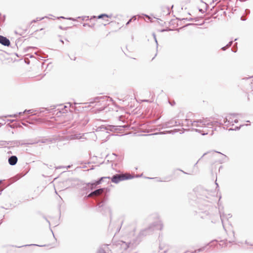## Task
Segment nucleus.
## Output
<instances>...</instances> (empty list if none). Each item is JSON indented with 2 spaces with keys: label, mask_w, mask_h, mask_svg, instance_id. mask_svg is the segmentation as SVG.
<instances>
[{
  "label": "nucleus",
  "mask_w": 253,
  "mask_h": 253,
  "mask_svg": "<svg viewBox=\"0 0 253 253\" xmlns=\"http://www.w3.org/2000/svg\"><path fill=\"white\" fill-rule=\"evenodd\" d=\"M112 101V99L107 96H98L92 99L90 102V104L95 103V106L98 107L96 112H99L104 110L108 105L107 102Z\"/></svg>",
  "instance_id": "1"
},
{
  "label": "nucleus",
  "mask_w": 253,
  "mask_h": 253,
  "mask_svg": "<svg viewBox=\"0 0 253 253\" xmlns=\"http://www.w3.org/2000/svg\"><path fill=\"white\" fill-rule=\"evenodd\" d=\"M223 125L224 123H219L217 121H213V122H210L208 118L206 119H202L201 121H200L198 122H195L194 123V125L196 126V127H208L209 128H211V133L212 135L213 133V130H215L216 128L213 129V126L216 125Z\"/></svg>",
  "instance_id": "2"
},
{
  "label": "nucleus",
  "mask_w": 253,
  "mask_h": 253,
  "mask_svg": "<svg viewBox=\"0 0 253 253\" xmlns=\"http://www.w3.org/2000/svg\"><path fill=\"white\" fill-rule=\"evenodd\" d=\"M163 225L162 221H159L157 222L156 224L153 223L148 228L141 230L140 232V234L143 236H146L152 233L155 229L161 230L163 229Z\"/></svg>",
  "instance_id": "3"
},
{
  "label": "nucleus",
  "mask_w": 253,
  "mask_h": 253,
  "mask_svg": "<svg viewBox=\"0 0 253 253\" xmlns=\"http://www.w3.org/2000/svg\"><path fill=\"white\" fill-rule=\"evenodd\" d=\"M236 114H230L229 116H227L224 120V126H223V128H225V127L227 128L231 125L232 126L234 125V123H237L238 122V120L236 119L233 120V119L235 117Z\"/></svg>",
  "instance_id": "4"
},
{
  "label": "nucleus",
  "mask_w": 253,
  "mask_h": 253,
  "mask_svg": "<svg viewBox=\"0 0 253 253\" xmlns=\"http://www.w3.org/2000/svg\"><path fill=\"white\" fill-rule=\"evenodd\" d=\"M133 177V176L130 174H116L112 177L111 181L115 183H118L121 181L131 179Z\"/></svg>",
  "instance_id": "5"
},
{
  "label": "nucleus",
  "mask_w": 253,
  "mask_h": 253,
  "mask_svg": "<svg viewBox=\"0 0 253 253\" xmlns=\"http://www.w3.org/2000/svg\"><path fill=\"white\" fill-rule=\"evenodd\" d=\"M126 126H113V125H108L107 126H101L97 128V130H106L107 131L109 130L111 131L120 130L121 127H126Z\"/></svg>",
  "instance_id": "6"
},
{
  "label": "nucleus",
  "mask_w": 253,
  "mask_h": 253,
  "mask_svg": "<svg viewBox=\"0 0 253 253\" xmlns=\"http://www.w3.org/2000/svg\"><path fill=\"white\" fill-rule=\"evenodd\" d=\"M180 125V123L179 122H177L176 120L174 119H172L169 120L168 122H167L162 125L163 127L168 128V127H171L174 126H177Z\"/></svg>",
  "instance_id": "7"
},
{
  "label": "nucleus",
  "mask_w": 253,
  "mask_h": 253,
  "mask_svg": "<svg viewBox=\"0 0 253 253\" xmlns=\"http://www.w3.org/2000/svg\"><path fill=\"white\" fill-rule=\"evenodd\" d=\"M0 43L4 46H8L10 44V42L7 38L0 35Z\"/></svg>",
  "instance_id": "8"
},
{
  "label": "nucleus",
  "mask_w": 253,
  "mask_h": 253,
  "mask_svg": "<svg viewBox=\"0 0 253 253\" xmlns=\"http://www.w3.org/2000/svg\"><path fill=\"white\" fill-rule=\"evenodd\" d=\"M36 112H37V110H33V109L25 110L23 112H19L18 114H16L12 115H9V116L10 117H17L18 115H20L21 114L25 113L26 112H27L28 113H31V114H32L33 115H35L37 114V113H35Z\"/></svg>",
  "instance_id": "9"
},
{
  "label": "nucleus",
  "mask_w": 253,
  "mask_h": 253,
  "mask_svg": "<svg viewBox=\"0 0 253 253\" xmlns=\"http://www.w3.org/2000/svg\"><path fill=\"white\" fill-rule=\"evenodd\" d=\"M104 189L103 188H100L94 190L91 192L88 196L87 198H90L93 196H98L100 195L102 192H104Z\"/></svg>",
  "instance_id": "10"
},
{
  "label": "nucleus",
  "mask_w": 253,
  "mask_h": 253,
  "mask_svg": "<svg viewBox=\"0 0 253 253\" xmlns=\"http://www.w3.org/2000/svg\"><path fill=\"white\" fill-rule=\"evenodd\" d=\"M18 161V158L16 156H11L8 158V163L11 166H14Z\"/></svg>",
  "instance_id": "11"
},
{
  "label": "nucleus",
  "mask_w": 253,
  "mask_h": 253,
  "mask_svg": "<svg viewBox=\"0 0 253 253\" xmlns=\"http://www.w3.org/2000/svg\"><path fill=\"white\" fill-rule=\"evenodd\" d=\"M202 119H200V120H198L197 121H194L193 122H192L191 120H188V119H186L184 122L182 123V125H187V126H194V127H196V126H195L194 125V123H195V122H199L200 121H201Z\"/></svg>",
  "instance_id": "12"
},
{
  "label": "nucleus",
  "mask_w": 253,
  "mask_h": 253,
  "mask_svg": "<svg viewBox=\"0 0 253 253\" xmlns=\"http://www.w3.org/2000/svg\"><path fill=\"white\" fill-rule=\"evenodd\" d=\"M211 153L212 154H214L215 153H217L218 154H220L221 155V158L218 160V162L222 164L226 161H227L228 160V157L224 154H222L220 152H217V151H212Z\"/></svg>",
  "instance_id": "13"
},
{
  "label": "nucleus",
  "mask_w": 253,
  "mask_h": 253,
  "mask_svg": "<svg viewBox=\"0 0 253 253\" xmlns=\"http://www.w3.org/2000/svg\"><path fill=\"white\" fill-rule=\"evenodd\" d=\"M54 108H40L39 110H37V112L38 113H53L54 111Z\"/></svg>",
  "instance_id": "14"
},
{
  "label": "nucleus",
  "mask_w": 253,
  "mask_h": 253,
  "mask_svg": "<svg viewBox=\"0 0 253 253\" xmlns=\"http://www.w3.org/2000/svg\"><path fill=\"white\" fill-rule=\"evenodd\" d=\"M110 179L109 177H101L99 180L96 181L95 183L91 184L92 187L91 188V189L93 188L94 186H95L97 185H98L102 183L104 180H109Z\"/></svg>",
  "instance_id": "15"
},
{
  "label": "nucleus",
  "mask_w": 253,
  "mask_h": 253,
  "mask_svg": "<svg viewBox=\"0 0 253 253\" xmlns=\"http://www.w3.org/2000/svg\"><path fill=\"white\" fill-rule=\"evenodd\" d=\"M47 141H51L49 140L48 139H46V138H42V139H39L37 141H35L30 142V143H25V144H36V143H40V142L42 143H44Z\"/></svg>",
  "instance_id": "16"
},
{
  "label": "nucleus",
  "mask_w": 253,
  "mask_h": 253,
  "mask_svg": "<svg viewBox=\"0 0 253 253\" xmlns=\"http://www.w3.org/2000/svg\"><path fill=\"white\" fill-rule=\"evenodd\" d=\"M219 214H220V218L221 220L222 225L224 227V221L225 219H228L227 215L223 212H221V211L219 210Z\"/></svg>",
  "instance_id": "17"
},
{
  "label": "nucleus",
  "mask_w": 253,
  "mask_h": 253,
  "mask_svg": "<svg viewBox=\"0 0 253 253\" xmlns=\"http://www.w3.org/2000/svg\"><path fill=\"white\" fill-rule=\"evenodd\" d=\"M107 245H104L100 246L97 250L96 253H107L104 248L107 247Z\"/></svg>",
  "instance_id": "18"
},
{
  "label": "nucleus",
  "mask_w": 253,
  "mask_h": 253,
  "mask_svg": "<svg viewBox=\"0 0 253 253\" xmlns=\"http://www.w3.org/2000/svg\"><path fill=\"white\" fill-rule=\"evenodd\" d=\"M149 179H157V181L158 182H165V181H169L170 180V179L169 177H166L164 178V179L162 180L160 178L155 177V178H150L148 177Z\"/></svg>",
  "instance_id": "19"
},
{
  "label": "nucleus",
  "mask_w": 253,
  "mask_h": 253,
  "mask_svg": "<svg viewBox=\"0 0 253 253\" xmlns=\"http://www.w3.org/2000/svg\"><path fill=\"white\" fill-rule=\"evenodd\" d=\"M195 131L198 132L200 133H201L203 135L207 134L208 133V131H204L203 130H201L200 129L198 128H193Z\"/></svg>",
  "instance_id": "20"
},
{
  "label": "nucleus",
  "mask_w": 253,
  "mask_h": 253,
  "mask_svg": "<svg viewBox=\"0 0 253 253\" xmlns=\"http://www.w3.org/2000/svg\"><path fill=\"white\" fill-rule=\"evenodd\" d=\"M80 134H74V135H71L70 136L71 139H79L81 138V136L80 135Z\"/></svg>",
  "instance_id": "21"
},
{
  "label": "nucleus",
  "mask_w": 253,
  "mask_h": 253,
  "mask_svg": "<svg viewBox=\"0 0 253 253\" xmlns=\"http://www.w3.org/2000/svg\"><path fill=\"white\" fill-rule=\"evenodd\" d=\"M32 246H39V245H38L37 244H30V245H25L20 246H15V247L18 248H22V247H23ZM42 246H40V247H42ZM12 247H14V246H12Z\"/></svg>",
  "instance_id": "22"
},
{
  "label": "nucleus",
  "mask_w": 253,
  "mask_h": 253,
  "mask_svg": "<svg viewBox=\"0 0 253 253\" xmlns=\"http://www.w3.org/2000/svg\"><path fill=\"white\" fill-rule=\"evenodd\" d=\"M104 17H111V15H109L108 14H101L99 15L97 17V18L98 19H101V18H103Z\"/></svg>",
  "instance_id": "23"
},
{
  "label": "nucleus",
  "mask_w": 253,
  "mask_h": 253,
  "mask_svg": "<svg viewBox=\"0 0 253 253\" xmlns=\"http://www.w3.org/2000/svg\"><path fill=\"white\" fill-rule=\"evenodd\" d=\"M205 248H206V247H203L201 248H200L199 249L195 250L194 252H191V253H196L198 252H200L203 251L205 249Z\"/></svg>",
  "instance_id": "24"
},
{
  "label": "nucleus",
  "mask_w": 253,
  "mask_h": 253,
  "mask_svg": "<svg viewBox=\"0 0 253 253\" xmlns=\"http://www.w3.org/2000/svg\"><path fill=\"white\" fill-rule=\"evenodd\" d=\"M237 43L236 42L234 45V46L233 47V48H232V51L234 52H236L237 51Z\"/></svg>",
  "instance_id": "25"
},
{
  "label": "nucleus",
  "mask_w": 253,
  "mask_h": 253,
  "mask_svg": "<svg viewBox=\"0 0 253 253\" xmlns=\"http://www.w3.org/2000/svg\"><path fill=\"white\" fill-rule=\"evenodd\" d=\"M241 126H236L235 128H230L229 129V130H239L240 127H241Z\"/></svg>",
  "instance_id": "26"
},
{
  "label": "nucleus",
  "mask_w": 253,
  "mask_h": 253,
  "mask_svg": "<svg viewBox=\"0 0 253 253\" xmlns=\"http://www.w3.org/2000/svg\"><path fill=\"white\" fill-rule=\"evenodd\" d=\"M177 131H178V129H174L173 130L168 131H166V132L167 133L174 134V133L177 132Z\"/></svg>",
  "instance_id": "27"
},
{
  "label": "nucleus",
  "mask_w": 253,
  "mask_h": 253,
  "mask_svg": "<svg viewBox=\"0 0 253 253\" xmlns=\"http://www.w3.org/2000/svg\"><path fill=\"white\" fill-rule=\"evenodd\" d=\"M153 36L154 37V39L155 40V41L156 43V45H157V47H158V42H157V39H156V35L155 33H153Z\"/></svg>",
  "instance_id": "28"
},
{
  "label": "nucleus",
  "mask_w": 253,
  "mask_h": 253,
  "mask_svg": "<svg viewBox=\"0 0 253 253\" xmlns=\"http://www.w3.org/2000/svg\"><path fill=\"white\" fill-rule=\"evenodd\" d=\"M43 19V17L41 18H40V19H39L38 18H37L36 20H32V21H31V23H34V22H37V21H38L41 20H42V19Z\"/></svg>",
  "instance_id": "29"
},
{
  "label": "nucleus",
  "mask_w": 253,
  "mask_h": 253,
  "mask_svg": "<svg viewBox=\"0 0 253 253\" xmlns=\"http://www.w3.org/2000/svg\"><path fill=\"white\" fill-rule=\"evenodd\" d=\"M233 41H231L230 42H229V43L227 44V46L228 47L231 46L233 43Z\"/></svg>",
  "instance_id": "30"
},
{
  "label": "nucleus",
  "mask_w": 253,
  "mask_h": 253,
  "mask_svg": "<svg viewBox=\"0 0 253 253\" xmlns=\"http://www.w3.org/2000/svg\"><path fill=\"white\" fill-rule=\"evenodd\" d=\"M245 13H246V14H250V10L249 9H246L245 10Z\"/></svg>",
  "instance_id": "31"
},
{
  "label": "nucleus",
  "mask_w": 253,
  "mask_h": 253,
  "mask_svg": "<svg viewBox=\"0 0 253 253\" xmlns=\"http://www.w3.org/2000/svg\"><path fill=\"white\" fill-rule=\"evenodd\" d=\"M245 244L248 245L253 246V243H249L247 241L245 242Z\"/></svg>",
  "instance_id": "32"
},
{
  "label": "nucleus",
  "mask_w": 253,
  "mask_h": 253,
  "mask_svg": "<svg viewBox=\"0 0 253 253\" xmlns=\"http://www.w3.org/2000/svg\"><path fill=\"white\" fill-rule=\"evenodd\" d=\"M227 48H228V47H227L226 45V46L222 47L221 49L222 50H225Z\"/></svg>",
  "instance_id": "33"
},
{
  "label": "nucleus",
  "mask_w": 253,
  "mask_h": 253,
  "mask_svg": "<svg viewBox=\"0 0 253 253\" xmlns=\"http://www.w3.org/2000/svg\"><path fill=\"white\" fill-rule=\"evenodd\" d=\"M132 20V18H131L126 23V25H128L131 22V21Z\"/></svg>",
  "instance_id": "34"
},
{
  "label": "nucleus",
  "mask_w": 253,
  "mask_h": 253,
  "mask_svg": "<svg viewBox=\"0 0 253 253\" xmlns=\"http://www.w3.org/2000/svg\"><path fill=\"white\" fill-rule=\"evenodd\" d=\"M67 19L69 20H72V21H76V19L74 18L70 17V18H68Z\"/></svg>",
  "instance_id": "35"
},
{
  "label": "nucleus",
  "mask_w": 253,
  "mask_h": 253,
  "mask_svg": "<svg viewBox=\"0 0 253 253\" xmlns=\"http://www.w3.org/2000/svg\"><path fill=\"white\" fill-rule=\"evenodd\" d=\"M83 26H84V27H85V26H90V25H89V24H87V23H84V24H83Z\"/></svg>",
  "instance_id": "36"
},
{
  "label": "nucleus",
  "mask_w": 253,
  "mask_h": 253,
  "mask_svg": "<svg viewBox=\"0 0 253 253\" xmlns=\"http://www.w3.org/2000/svg\"><path fill=\"white\" fill-rule=\"evenodd\" d=\"M27 49H32V48H36V47H33V46H29V47H27Z\"/></svg>",
  "instance_id": "37"
},
{
  "label": "nucleus",
  "mask_w": 253,
  "mask_h": 253,
  "mask_svg": "<svg viewBox=\"0 0 253 253\" xmlns=\"http://www.w3.org/2000/svg\"><path fill=\"white\" fill-rule=\"evenodd\" d=\"M172 30L171 29H169L168 30H165V29H163L161 30L162 32H164V31H171Z\"/></svg>",
  "instance_id": "38"
},
{
  "label": "nucleus",
  "mask_w": 253,
  "mask_h": 253,
  "mask_svg": "<svg viewBox=\"0 0 253 253\" xmlns=\"http://www.w3.org/2000/svg\"><path fill=\"white\" fill-rule=\"evenodd\" d=\"M131 18H132V20L134 21L136 19V17L135 16H133Z\"/></svg>",
  "instance_id": "39"
},
{
  "label": "nucleus",
  "mask_w": 253,
  "mask_h": 253,
  "mask_svg": "<svg viewBox=\"0 0 253 253\" xmlns=\"http://www.w3.org/2000/svg\"><path fill=\"white\" fill-rule=\"evenodd\" d=\"M199 11L202 13H204V11L202 9H199Z\"/></svg>",
  "instance_id": "40"
},
{
  "label": "nucleus",
  "mask_w": 253,
  "mask_h": 253,
  "mask_svg": "<svg viewBox=\"0 0 253 253\" xmlns=\"http://www.w3.org/2000/svg\"><path fill=\"white\" fill-rule=\"evenodd\" d=\"M227 219L229 218H230L231 217V215L230 214H228L227 215Z\"/></svg>",
  "instance_id": "41"
},
{
  "label": "nucleus",
  "mask_w": 253,
  "mask_h": 253,
  "mask_svg": "<svg viewBox=\"0 0 253 253\" xmlns=\"http://www.w3.org/2000/svg\"><path fill=\"white\" fill-rule=\"evenodd\" d=\"M108 211H109V213L110 214V216H111V210L110 209V208H108Z\"/></svg>",
  "instance_id": "42"
},
{
  "label": "nucleus",
  "mask_w": 253,
  "mask_h": 253,
  "mask_svg": "<svg viewBox=\"0 0 253 253\" xmlns=\"http://www.w3.org/2000/svg\"><path fill=\"white\" fill-rule=\"evenodd\" d=\"M241 20H243V21H245L246 20V19L244 18L243 16H242L241 18Z\"/></svg>",
  "instance_id": "43"
},
{
  "label": "nucleus",
  "mask_w": 253,
  "mask_h": 253,
  "mask_svg": "<svg viewBox=\"0 0 253 253\" xmlns=\"http://www.w3.org/2000/svg\"><path fill=\"white\" fill-rule=\"evenodd\" d=\"M94 24L90 25V26H89V27H91V28H93L94 27Z\"/></svg>",
  "instance_id": "44"
},
{
  "label": "nucleus",
  "mask_w": 253,
  "mask_h": 253,
  "mask_svg": "<svg viewBox=\"0 0 253 253\" xmlns=\"http://www.w3.org/2000/svg\"><path fill=\"white\" fill-rule=\"evenodd\" d=\"M96 18V17L95 16H93L90 18V19H93V18L95 19V18Z\"/></svg>",
  "instance_id": "45"
},
{
  "label": "nucleus",
  "mask_w": 253,
  "mask_h": 253,
  "mask_svg": "<svg viewBox=\"0 0 253 253\" xmlns=\"http://www.w3.org/2000/svg\"><path fill=\"white\" fill-rule=\"evenodd\" d=\"M215 184H216V188H218V184H217L216 182H215Z\"/></svg>",
  "instance_id": "46"
},
{
  "label": "nucleus",
  "mask_w": 253,
  "mask_h": 253,
  "mask_svg": "<svg viewBox=\"0 0 253 253\" xmlns=\"http://www.w3.org/2000/svg\"><path fill=\"white\" fill-rule=\"evenodd\" d=\"M165 133H165V132H160V134H165Z\"/></svg>",
  "instance_id": "47"
},
{
  "label": "nucleus",
  "mask_w": 253,
  "mask_h": 253,
  "mask_svg": "<svg viewBox=\"0 0 253 253\" xmlns=\"http://www.w3.org/2000/svg\"><path fill=\"white\" fill-rule=\"evenodd\" d=\"M179 170H180V171H182L184 173H186L185 172L183 171V170H182L179 169Z\"/></svg>",
  "instance_id": "48"
},
{
  "label": "nucleus",
  "mask_w": 253,
  "mask_h": 253,
  "mask_svg": "<svg viewBox=\"0 0 253 253\" xmlns=\"http://www.w3.org/2000/svg\"><path fill=\"white\" fill-rule=\"evenodd\" d=\"M60 42H62V43H64L63 41V40H60Z\"/></svg>",
  "instance_id": "49"
},
{
  "label": "nucleus",
  "mask_w": 253,
  "mask_h": 253,
  "mask_svg": "<svg viewBox=\"0 0 253 253\" xmlns=\"http://www.w3.org/2000/svg\"><path fill=\"white\" fill-rule=\"evenodd\" d=\"M60 18H63V19H64V18H65V17H63V16H61V17H60Z\"/></svg>",
  "instance_id": "50"
},
{
  "label": "nucleus",
  "mask_w": 253,
  "mask_h": 253,
  "mask_svg": "<svg viewBox=\"0 0 253 253\" xmlns=\"http://www.w3.org/2000/svg\"><path fill=\"white\" fill-rule=\"evenodd\" d=\"M167 8H168V11H169V7H167Z\"/></svg>",
  "instance_id": "51"
},
{
  "label": "nucleus",
  "mask_w": 253,
  "mask_h": 253,
  "mask_svg": "<svg viewBox=\"0 0 253 253\" xmlns=\"http://www.w3.org/2000/svg\"><path fill=\"white\" fill-rule=\"evenodd\" d=\"M9 121L12 123L14 121V120H9Z\"/></svg>",
  "instance_id": "52"
},
{
  "label": "nucleus",
  "mask_w": 253,
  "mask_h": 253,
  "mask_svg": "<svg viewBox=\"0 0 253 253\" xmlns=\"http://www.w3.org/2000/svg\"><path fill=\"white\" fill-rule=\"evenodd\" d=\"M85 17H83V18H82V20H84V18H85Z\"/></svg>",
  "instance_id": "53"
},
{
  "label": "nucleus",
  "mask_w": 253,
  "mask_h": 253,
  "mask_svg": "<svg viewBox=\"0 0 253 253\" xmlns=\"http://www.w3.org/2000/svg\"><path fill=\"white\" fill-rule=\"evenodd\" d=\"M145 16H146V17H149V18H150V17H149L148 15H145Z\"/></svg>",
  "instance_id": "54"
},
{
  "label": "nucleus",
  "mask_w": 253,
  "mask_h": 253,
  "mask_svg": "<svg viewBox=\"0 0 253 253\" xmlns=\"http://www.w3.org/2000/svg\"><path fill=\"white\" fill-rule=\"evenodd\" d=\"M207 153H205L203 155V156H205V155H206Z\"/></svg>",
  "instance_id": "55"
},
{
  "label": "nucleus",
  "mask_w": 253,
  "mask_h": 253,
  "mask_svg": "<svg viewBox=\"0 0 253 253\" xmlns=\"http://www.w3.org/2000/svg\"><path fill=\"white\" fill-rule=\"evenodd\" d=\"M70 167H71V166H68L67 167V168H70Z\"/></svg>",
  "instance_id": "56"
},
{
  "label": "nucleus",
  "mask_w": 253,
  "mask_h": 253,
  "mask_svg": "<svg viewBox=\"0 0 253 253\" xmlns=\"http://www.w3.org/2000/svg\"><path fill=\"white\" fill-rule=\"evenodd\" d=\"M67 108V106H64V108Z\"/></svg>",
  "instance_id": "57"
},
{
  "label": "nucleus",
  "mask_w": 253,
  "mask_h": 253,
  "mask_svg": "<svg viewBox=\"0 0 253 253\" xmlns=\"http://www.w3.org/2000/svg\"><path fill=\"white\" fill-rule=\"evenodd\" d=\"M192 20V18H190V19L189 20V21H190V20Z\"/></svg>",
  "instance_id": "58"
},
{
  "label": "nucleus",
  "mask_w": 253,
  "mask_h": 253,
  "mask_svg": "<svg viewBox=\"0 0 253 253\" xmlns=\"http://www.w3.org/2000/svg\"><path fill=\"white\" fill-rule=\"evenodd\" d=\"M237 40V39H235L234 40V41H236Z\"/></svg>",
  "instance_id": "59"
},
{
  "label": "nucleus",
  "mask_w": 253,
  "mask_h": 253,
  "mask_svg": "<svg viewBox=\"0 0 253 253\" xmlns=\"http://www.w3.org/2000/svg\"><path fill=\"white\" fill-rule=\"evenodd\" d=\"M2 181L0 180V184L1 183Z\"/></svg>",
  "instance_id": "60"
},
{
  "label": "nucleus",
  "mask_w": 253,
  "mask_h": 253,
  "mask_svg": "<svg viewBox=\"0 0 253 253\" xmlns=\"http://www.w3.org/2000/svg\"><path fill=\"white\" fill-rule=\"evenodd\" d=\"M0 194H1V193H0Z\"/></svg>",
  "instance_id": "61"
}]
</instances>
